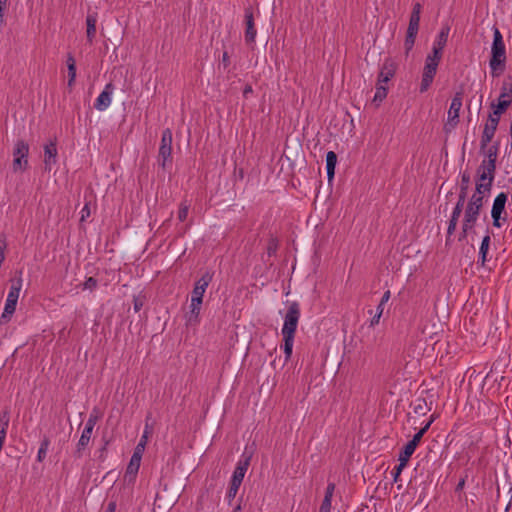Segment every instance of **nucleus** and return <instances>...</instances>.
<instances>
[{"label":"nucleus","instance_id":"f257e3e1","mask_svg":"<svg viewBox=\"0 0 512 512\" xmlns=\"http://www.w3.org/2000/svg\"><path fill=\"white\" fill-rule=\"evenodd\" d=\"M491 75L498 77L506 68V48L503 36L497 27H494L491 58L489 61Z\"/></svg>","mask_w":512,"mask_h":512},{"label":"nucleus","instance_id":"f03ea898","mask_svg":"<svg viewBox=\"0 0 512 512\" xmlns=\"http://www.w3.org/2000/svg\"><path fill=\"white\" fill-rule=\"evenodd\" d=\"M422 5L417 2L413 5L412 12L409 19V24L406 32V37L404 41V48L406 55L413 49L415 40L419 31L420 25V15H421Z\"/></svg>","mask_w":512,"mask_h":512},{"label":"nucleus","instance_id":"7ed1b4c3","mask_svg":"<svg viewBox=\"0 0 512 512\" xmlns=\"http://www.w3.org/2000/svg\"><path fill=\"white\" fill-rule=\"evenodd\" d=\"M172 131L169 128H166L162 132V137L160 141L159 151H158V157L157 162L159 167L162 168V170H167V168H171L173 157H172Z\"/></svg>","mask_w":512,"mask_h":512},{"label":"nucleus","instance_id":"20e7f679","mask_svg":"<svg viewBox=\"0 0 512 512\" xmlns=\"http://www.w3.org/2000/svg\"><path fill=\"white\" fill-rule=\"evenodd\" d=\"M21 288H22V278L21 277L11 280V286H10L9 293L6 298L3 313L1 315L2 320L9 321L11 319L12 315L14 314Z\"/></svg>","mask_w":512,"mask_h":512},{"label":"nucleus","instance_id":"39448f33","mask_svg":"<svg viewBox=\"0 0 512 512\" xmlns=\"http://www.w3.org/2000/svg\"><path fill=\"white\" fill-rule=\"evenodd\" d=\"M300 314L299 303L296 301L292 302L284 317V324L281 330L282 336L295 337Z\"/></svg>","mask_w":512,"mask_h":512},{"label":"nucleus","instance_id":"423d86ee","mask_svg":"<svg viewBox=\"0 0 512 512\" xmlns=\"http://www.w3.org/2000/svg\"><path fill=\"white\" fill-rule=\"evenodd\" d=\"M29 145L24 140H17L13 149L12 169L14 172L28 168Z\"/></svg>","mask_w":512,"mask_h":512},{"label":"nucleus","instance_id":"0eeeda50","mask_svg":"<svg viewBox=\"0 0 512 512\" xmlns=\"http://www.w3.org/2000/svg\"><path fill=\"white\" fill-rule=\"evenodd\" d=\"M508 199V195L505 192L499 193L493 202L491 209V217L493 220V226L500 228L503 222L507 221V213L505 212V205Z\"/></svg>","mask_w":512,"mask_h":512},{"label":"nucleus","instance_id":"6e6552de","mask_svg":"<svg viewBox=\"0 0 512 512\" xmlns=\"http://www.w3.org/2000/svg\"><path fill=\"white\" fill-rule=\"evenodd\" d=\"M464 92L463 90L457 91L452 100L448 110L447 123L445 127L450 126L455 128L459 123V113L462 107Z\"/></svg>","mask_w":512,"mask_h":512},{"label":"nucleus","instance_id":"1a4fd4ad","mask_svg":"<svg viewBox=\"0 0 512 512\" xmlns=\"http://www.w3.org/2000/svg\"><path fill=\"white\" fill-rule=\"evenodd\" d=\"M213 279V272L206 271L203 273V275L198 279L195 284L194 288L191 293V301L197 302V303H203V296L204 293L211 283Z\"/></svg>","mask_w":512,"mask_h":512},{"label":"nucleus","instance_id":"9d476101","mask_svg":"<svg viewBox=\"0 0 512 512\" xmlns=\"http://www.w3.org/2000/svg\"><path fill=\"white\" fill-rule=\"evenodd\" d=\"M397 70V64L391 58H386L378 74V82L387 84L394 76Z\"/></svg>","mask_w":512,"mask_h":512},{"label":"nucleus","instance_id":"9b49d317","mask_svg":"<svg viewBox=\"0 0 512 512\" xmlns=\"http://www.w3.org/2000/svg\"><path fill=\"white\" fill-rule=\"evenodd\" d=\"M437 68H438V66L434 65V63L428 64L425 62L423 72H422L421 83H420V87H419V91L421 93L426 92L432 85L435 75L437 73Z\"/></svg>","mask_w":512,"mask_h":512},{"label":"nucleus","instance_id":"f8f14e48","mask_svg":"<svg viewBox=\"0 0 512 512\" xmlns=\"http://www.w3.org/2000/svg\"><path fill=\"white\" fill-rule=\"evenodd\" d=\"M141 459L142 457L138 456V452H133L124 474V480L127 483L130 484L135 482L140 468Z\"/></svg>","mask_w":512,"mask_h":512},{"label":"nucleus","instance_id":"ddd939ff","mask_svg":"<svg viewBox=\"0 0 512 512\" xmlns=\"http://www.w3.org/2000/svg\"><path fill=\"white\" fill-rule=\"evenodd\" d=\"M114 91V85L110 82L104 87V90L96 98L94 108L99 111L106 110L111 104V96Z\"/></svg>","mask_w":512,"mask_h":512},{"label":"nucleus","instance_id":"4468645a","mask_svg":"<svg viewBox=\"0 0 512 512\" xmlns=\"http://www.w3.org/2000/svg\"><path fill=\"white\" fill-rule=\"evenodd\" d=\"M245 24V41L247 43H254L257 30L255 28L254 15L251 7L245 8Z\"/></svg>","mask_w":512,"mask_h":512},{"label":"nucleus","instance_id":"2eb2a0df","mask_svg":"<svg viewBox=\"0 0 512 512\" xmlns=\"http://www.w3.org/2000/svg\"><path fill=\"white\" fill-rule=\"evenodd\" d=\"M251 457L247 456L244 459H240L237 462V465L235 467V470L233 471L231 481L232 483H236L238 485H241L245 476V473L250 465Z\"/></svg>","mask_w":512,"mask_h":512},{"label":"nucleus","instance_id":"dca6fc26","mask_svg":"<svg viewBox=\"0 0 512 512\" xmlns=\"http://www.w3.org/2000/svg\"><path fill=\"white\" fill-rule=\"evenodd\" d=\"M201 306V303L191 301L189 311L184 316L186 326L194 327L200 323Z\"/></svg>","mask_w":512,"mask_h":512},{"label":"nucleus","instance_id":"f3484780","mask_svg":"<svg viewBox=\"0 0 512 512\" xmlns=\"http://www.w3.org/2000/svg\"><path fill=\"white\" fill-rule=\"evenodd\" d=\"M57 146L55 142H50L44 146V165L45 170L50 171L52 165L57 162Z\"/></svg>","mask_w":512,"mask_h":512},{"label":"nucleus","instance_id":"a211bd4d","mask_svg":"<svg viewBox=\"0 0 512 512\" xmlns=\"http://www.w3.org/2000/svg\"><path fill=\"white\" fill-rule=\"evenodd\" d=\"M96 23H97V13L96 12H92V13H88L87 16H86V26H87V29H86V37H87V42L89 44H92L94 39H95V36H96Z\"/></svg>","mask_w":512,"mask_h":512},{"label":"nucleus","instance_id":"6ab92c4d","mask_svg":"<svg viewBox=\"0 0 512 512\" xmlns=\"http://www.w3.org/2000/svg\"><path fill=\"white\" fill-rule=\"evenodd\" d=\"M92 432H93L92 429L84 427V429L81 433L80 439L76 445L75 456L77 458L82 457L83 451L86 449V447L88 446V444L90 442Z\"/></svg>","mask_w":512,"mask_h":512},{"label":"nucleus","instance_id":"aec40b11","mask_svg":"<svg viewBox=\"0 0 512 512\" xmlns=\"http://www.w3.org/2000/svg\"><path fill=\"white\" fill-rule=\"evenodd\" d=\"M484 204V198L478 195H472L469 199L465 210L480 216L481 209Z\"/></svg>","mask_w":512,"mask_h":512},{"label":"nucleus","instance_id":"412c9836","mask_svg":"<svg viewBox=\"0 0 512 512\" xmlns=\"http://www.w3.org/2000/svg\"><path fill=\"white\" fill-rule=\"evenodd\" d=\"M449 32L450 27L448 25L442 26L433 43V46L444 49L448 41Z\"/></svg>","mask_w":512,"mask_h":512},{"label":"nucleus","instance_id":"4be33fe9","mask_svg":"<svg viewBox=\"0 0 512 512\" xmlns=\"http://www.w3.org/2000/svg\"><path fill=\"white\" fill-rule=\"evenodd\" d=\"M337 163V155L333 151H329L326 154V171L328 179L331 180L334 177L335 174V166Z\"/></svg>","mask_w":512,"mask_h":512},{"label":"nucleus","instance_id":"5701e85b","mask_svg":"<svg viewBox=\"0 0 512 512\" xmlns=\"http://www.w3.org/2000/svg\"><path fill=\"white\" fill-rule=\"evenodd\" d=\"M499 98L512 103V76H508L502 83Z\"/></svg>","mask_w":512,"mask_h":512},{"label":"nucleus","instance_id":"b1692460","mask_svg":"<svg viewBox=\"0 0 512 512\" xmlns=\"http://www.w3.org/2000/svg\"><path fill=\"white\" fill-rule=\"evenodd\" d=\"M477 172L484 173L489 177L490 181H494L496 174V165L494 163H490V161H482L479 165Z\"/></svg>","mask_w":512,"mask_h":512},{"label":"nucleus","instance_id":"393cba45","mask_svg":"<svg viewBox=\"0 0 512 512\" xmlns=\"http://www.w3.org/2000/svg\"><path fill=\"white\" fill-rule=\"evenodd\" d=\"M416 448L417 446H415L414 443L408 442L398 455L399 462L403 461L407 465L410 457L415 452Z\"/></svg>","mask_w":512,"mask_h":512},{"label":"nucleus","instance_id":"a878e982","mask_svg":"<svg viewBox=\"0 0 512 512\" xmlns=\"http://www.w3.org/2000/svg\"><path fill=\"white\" fill-rule=\"evenodd\" d=\"M495 132L496 129L491 128L485 124L480 141V147L482 150H484L487 147V145L492 141Z\"/></svg>","mask_w":512,"mask_h":512},{"label":"nucleus","instance_id":"bb28decb","mask_svg":"<svg viewBox=\"0 0 512 512\" xmlns=\"http://www.w3.org/2000/svg\"><path fill=\"white\" fill-rule=\"evenodd\" d=\"M478 218H479V215L465 210L462 226L465 227V230L469 229L472 231L474 226L476 225Z\"/></svg>","mask_w":512,"mask_h":512},{"label":"nucleus","instance_id":"cd10ccee","mask_svg":"<svg viewBox=\"0 0 512 512\" xmlns=\"http://www.w3.org/2000/svg\"><path fill=\"white\" fill-rule=\"evenodd\" d=\"M282 337H283V345L281 346V348L283 349L284 354H285V362H287L290 360L291 355H292L295 337H288V336H282Z\"/></svg>","mask_w":512,"mask_h":512},{"label":"nucleus","instance_id":"c85d7f7f","mask_svg":"<svg viewBox=\"0 0 512 512\" xmlns=\"http://www.w3.org/2000/svg\"><path fill=\"white\" fill-rule=\"evenodd\" d=\"M387 94L388 87L386 86V84L377 81L373 102L381 103L387 97Z\"/></svg>","mask_w":512,"mask_h":512},{"label":"nucleus","instance_id":"c756f323","mask_svg":"<svg viewBox=\"0 0 512 512\" xmlns=\"http://www.w3.org/2000/svg\"><path fill=\"white\" fill-rule=\"evenodd\" d=\"M443 50L444 49H441V48H438V47H432V53L429 54L426 59H425V62L428 63V64H433L438 66L439 65V62L442 58V54H443Z\"/></svg>","mask_w":512,"mask_h":512},{"label":"nucleus","instance_id":"7c9ffc66","mask_svg":"<svg viewBox=\"0 0 512 512\" xmlns=\"http://www.w3.org/2000/svg\"><path fill=\"white\" fill-rule=\"evenodd\" d=\"M10 422V413L4 410L0 413V436L6 438L7 429Z\"/></svg>","mask_w":512,"mask_h":512},{"label":"nucleus","instance_id":"2f4dec72","mask_svg":"<svg viewBox=\"0 0 512 512\" xmlns=\"http://www.w3.org/2000/svg\"><path fill=\"white\" fill-rule=\"evenodd\" d=\"M490 245V236L486 235L483 237L480 249H479V261L481 262V265L484 266L486 262V255L489 249Z\"/></svg>","mask_w":512,"mask_h":512},{"label":"nucleus","instance_id":"473e14b6","mask_svg":"<svg viewBox=\"0 0 512 512\" xmlns=\"http://www.w3.org/2000/svg\"><path fill=\"white\" fill-rule=\"evenodd\" d=\"M493 182L494 181L489 180V182L476 183L475 192L473 195L482 196L484 198L485 195L491 192Z\"/></svg>","mask_w":512,"mask_h":512},{"label":"nucleus","instance_id":"72a5a7b5","mask_svg":"<svg viewBox=\"0 0 512 512\" xmlns=\"http://www.w3.org/2000/svg\"><path fill=\"white\" fill-rule=\"evenodd\" d=\"M101 416H102V413L99 410V408L94 407L92 409L91 413L89 414L88 420H87V422L85 424V428H89V429L93 430L95 425H96V423L101 418Z\"/></svg>","mask_w":512,"mask_h":512},{"label":"nucleus","instance_id":"f704fd0d","mask_svg":"<svg viewBox=\"0 0 512 512\" xmlns=\"http://www.w3.org/2000/svg\"><path fill=\"white\" fill-rule=\"evenodd\" d=\"M469 185H470V175H469V173L464 172L461 175L460 191H459L458 197H462L464 199L467 198V191H468Z\"/></svg>","mask_w":512,"mask_h":512},{"label":"nucleus","instance_id":"c9c22d12","mask_svg":"<svg viewBox=\"0 0 512 512\" xmlns=\"http://www.w3.org/2000/svg\"><path fill=\"white\" fill-rule=\"evenodd\" d=\"M484 154L485 159L483 161H490V163H494L496 165L498 157V144L496 143L488 147Z\"/></svg>","mask_w":512,"mask_h":512},{"label":"nucleus","instance_id":"e433bc0d","mask_svg":"<svg viewBox=\"0 0 512 512\" xmlns=\"http://www.w3.org/2000/svg\"><path fill=\"white\" fill-rule=\"evenodd\" d=\"M190 203L187 200H182L179 204L177 218L180 222H184L189 213Z\"/></svg>","mask_w":512,"mask_h":512},{"label":"nucleus","instance_id":"4c0bfd02","mask_svg":"<svg viewBox=\"0 0 512 512\" xmlns=\"http://www.w3.org/2000/svg\"><path fill=\"white\" fill-rule=\"evenodd\" d=\"M49 446H50V440L47 437H45L41 441L40 447H39V450H38V453H37V460L39 462L44 461V459L46 458Z\"/></svg>","mask_w":512,"mask_h":512},{"label":"nucleus","instance_id":"58836bf2","mask_svg":"<svg viewBox=\"0 0 512 512\" xmlns=\"http://www.w3.org/2000/svg\"><path fill=\"white\" fill-rule=\"evenodd\" d=\"M413 411L418 415H425L427 411V403L424 398H419L413 405Z\"/></svg>","mask_w":512,"mask_h":512},{"label":"nucleus","instance_id":"ea45409f","mask_svg":"<svg viewBox=\"0 0 512 512\" xmlns=\"http://www.w3.org/2000/svg\"><path fill=\"white\" fill-rule=\"evenodd\" d=\"M279 241L276 237L271 236L267 243V254L268 256H274L278 250Z\"/></svg>","mask_w":512,"mask_h":512},{"label":"nucleus","instance_id":"a19ab883","mask_svg":"<svg viewBox=\"0 0 512 512\" xmlns=\"http://www.w3.org/2000/svg\"><path fill=\"white\" fill-rule=\"evenodd\" d=\"M465 200L464 198L462 197H458V201L452 211V214H451V217L452 219H455V220H459V217L463 211V206H464V203H465Z\"/></svg>","mask_w":512,"mask_h":512},{"label":"nucleus","instance_id":"79ce46f5","mask_svg":"<svg viewBox=\"0 0 512 512\" xmlns=\"http://www.w3.org/2000/svg\"><path fill=\"white\" fill-rule=\"evenodd\" d=\"M147 428H148V425L146 424L145 431H144L139 443L137 444V446L134 449V452H138V456H140V457H142L144 449H145V445L147 443V434H148Z\"/></svg>","mask_w":512,"mask_h":512},{"label":"nucleus","instance_id":"37998d69","mask_svg":"<svg viewBox=\"0 0 512 512\" xmlns=\"http://www.w3.org/2000/svg\"><path fill=\"white\" fill-rule=\"evenodd\" d=\"M146 302V296L139 294L133 297V309L137 313L139 312Z\"/></svg>","mask_w":512,"mask_h":512},{"label":"nucleus","instance_id":"c03bdc74","mask_svg":"<svg viewBox=\"0 0 512 512\" xmlns=\"http://www.w3.org/2000/svg\"><path fill=\"white\" fill-rule=\"evenodd\" d=\"M510 105L511 102L507 101L506 99L498 98V103L495 104L494 102H492L491 108H495L496 110H498V112L504 113Z\"/></svg>","mask_w":512,"mask_h":512},{"label":"nucleus","instance_id":"a18cd8bd","mask_svg":"<svg viewBox=\"0 0 512 512\" xmlns=\"http://www.w3.org/2000/svg\"><path fill=\"white\" fill-rule=\"evenodd\" d=\"M240 486L241 485L230 482V485H229V488H228V491L226 494V498L229 503H231V501L236 497Z\"/></svg>","mask_w":512,"mask_h":512},{"label":"nucleus","instance_id":"49530a36","mask_svg":"<svg viewBox=\"0 0 512 512\" xmlns=\"http://www.w3.org/2000/svg\"><path fill=\"white\" fill-rule=\"evenodd\" d=\"M458 220L450 218L447 228V235H446V245H448L451 242V236L456 230Z\"/></svg>","mask_w":512,"mask_h":512},{"label":"nucleus","instance_id":"de8ad7c7","mask_svg":"<svg viewBox=\"0 0 512 512\" xmlns=\"http://www.w3.org/2000/svg\"><path fill=\"white\" fill-rule=\"evenodd\" d=\"M390 297H391L390 290H387L383 293L380 303L377 305L376 312H378L379 314H383L384 305L389 301Z\"/></svg>","mask_w":512,"mask_h":512},{"label":"nucleus","instance_id":"09e8293b","mask_svg":"<svg viewBox=\"0 0 512 512\" xmlns=\"http://www.w3.org/2000/svg\"><path fill=\"white\" fill-rule=\"evenodd\" d=\"M405 467H406V464H405V462H403V461H402V462H399V464H398V465H396V466L393 468V470H392L391 474H392V477H393V481H394V482H397V481L399 480V477H400V475H401V473H402V471H403V469H404Z\"/></svg>","mask_w":512,"mask_h":512},{"label":"nucleus","instance_id":"8fccbe9b","mask_svg":"<svg viewBox=\"0 0 512 512\" xmlns=\"http://www.w3.org/2000/svg\"><path fill=\"white\" fill-rule=\"evenodd\" d=\"M97 285L98 281L96 278L88 277L83 283V289L93 291L96 289Z\"/></svg>","mask_w":512,"mask_h":512},{"label":"nucleus","instance_id":"3c124183","mask_svg":"<svg viewBox=\"0 0 512 512\" xmlns=\"http://www.w3.org/2000/svg\"><path fill=\"white\" fill-rule=\"evenodd\" d=\"M68 70V87L72 88L76 80V66L67 67Z\"/></svg>","mask_w":512,"mask_h":512},{"label":"nucleus","instance_id":"603ef678","mask_svg":"<svg viewBox=\"0 0 512 512\" xmlns=\"http://www.w3.org/2000/svg\"><path fill=\"white\" fill-rule=\"evenodd\" d=\"M332 502L322 500V503L319 508V512H331Z\"/></svg>","mask_w":512,"mask_h":512},{"label":"nucleus","instance_id":"864d4df0","mask_svg":"<svg viewBox=\"0 0 512 512\" xmlns=\"http://www.w3.org/2000/svg\"><path fill=\"white\" fill-rule=\"evenodd\" d=\"M381 316H382V314H379L378 312H376L374 314V316L369 321V327L373 328V327L377 326L380 322Z\"/></svg>","mask_w":512,"mask_h":512},{"label":"nucleus","instance_id":"5fc2aeb1","mask_svg":"<svg viewBox=\"0 0 512 512\" xmlns=\"http://www.w3.org/2000/svg\"><path fill=\"white\" fill-rule=\"evenodd\" d=\"M7 249V240L5 234H0V253H5Z\"/></svg>","mask_w":512,"mask_h":512},{"label":"nucleus","instance_id":"6e6d98bb","mask_svg":"<svg viewBox=\"0 0 512 512\" xmlns=\"http://www.w3.org/2000/svg\"><path fill=\"white\" fill-rule=\"evenodd\" d=\"M90 216V207L89 204L86 203L81 210V221H84L85 218Z\"/></svg>","mask_w":512,"mask_h":512},{"label":"nucleus","instance_id":"4d7b16f0","mask_svg":"<svg viewBox=\"0 0 512 512\" xmlns=\"http://www.w3.org/2000/svg\"><path fill=\"white\" fill-rule=\"evenodd\" d=\"M116 509H117L116 501H110L104 508L103 512H116Z\"/></svg>","mask_w":512,"mask_h":512},{"label":"nucleus","instance_id":"13d9d810","mask_svg":"<svg viewBox=\"0 0 512 512\" xmlns=\"http://www.w3.org/2000/svg\"><path fill=\"white\" fill-rule=\"evenodd\" d=\"M498 124H499V120H497L496 117L491 118L488 116L486 125L497 130Z\"/></svg>","mask_w":512,"mask_h":512},{"label":"nucleus","instance_id":"bf43d9fd","mask_svg":"<svg viewBox=\"0 0 512 512\" xmlns=\"http://www.w3.org/2000/svg\"><path fill=\"white\" fill-rule=\"evenodd\" d=\"M489 177L484 173L477 172L476 183L489 182Z\"/></svg>","mask_w":512,"mask_h":512},{"label":"nucleus","instance_id":"052dcab7","mask_svg":"<svg viewBox=\"0 0 512 512\" xmlns=\"http://www.w3.org/2000/svg\"><path fill=\"white\" fill-rule=\"evenodd\" d=\"M470 232H471V230H469V229L465 230V227L462 226L461 232H460L459 237H458V241H460V242L464 241L467 238V236H468V234Z\"/></svg>","mask_w":512,"mask_h":512},{"label":"nucleus","instance_id":"680f3d73","mask_svg":"<svg viewBox=\"0 0 512 512\" xmlns=\"http://www.w3.org/2000/svg\"><path fill=\"white\" fill-rule=\"evenodd\" d=\"M66 65H67V67L76 66V60L71 53L67 54Z\"/></svg>","mask_w":512,"mask_h":512},{"label":"nucleus","instance_id":"e2e57ef3","mask_svg":"<svg viewBox=\"0 0 512 512\" xmlns=\"http://www.w3.org/2000/svg\"><path fill=\"white\" fill-rule=\"evenodd\" d=\"M422 438L423 435L417 432L409 442L414 443L415 446H418Z\"/></svg>","mask_w":512,"mask_h":512},{"label":"nucleus","instance_id":"0e129e2a","mask_svg":"<svg viewBox=\"0 0 512 512\" xmlns=\"http://www.w3.org/2000/svg\"><path fill=\"white\" fill-rule=\"evenodd\" d=\"M253 93V88L250 84H247L243 89V96L247 98L249 94Z\"/></svg>","mask_w":512,"mask_h":512},{"label":"nucleus","instance_id":"69168bd1","mask_svg":"<svg viewBox=\"0 0 512 512\" xmlns=\"http://www.w3.org/2000/svg\"><path fill=\"white\" fill-rule=\"evenodd\" d=\"M222 63L225 68L228 67L230 64L229 55H228V52H226V51L222 55Z\"/></svg>","mask_w":512,"mask_h":512},{"label":"nucleus","instance_id":"338daca9","mask_svg":"<svg viewBox=\"0 0 512 512\" xmlns=\"http://www.w3.org/2000/svg\"><path fill=\"white\" fill-rule=\"evenodd\" d=\"M336 485L333 482H329L326 487V492L333 493L335 492Z\"/></svg>","mask_w":512,"mask_h":512},{"label":"nucleus","instance_id":"774afa93","mask_svg":"<svg viewBox=\"0 0 512 512\" xmlns=\"http://www.w3.org/2000/svg\"><path fill=\"white\" fill-rule=\"evenodd\" d=\"M464 485H465V479L462 478V479H460V481L456 485L455 491L456 492L461 491L464 488Z\"/></svg>","mask_w":512,"mask_h":512}]
</instances>
